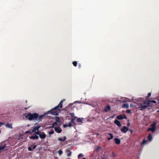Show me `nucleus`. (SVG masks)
<instances>
[{
    "label": "nucleus",
    "instance_id": "nucleus-25",
    "mask_svg": "<svg viewBox=\"0 0 159 159\" xmlns=\"http://www.w3.org/2000/svg\"><path fill=\"white\" fill-rule=\"evenodd\" d=\"M149 102H151L153 103H156L157 102H156V101H155V100L150 101V100H149L148 101V102L149 103Z\"/></svg>",
    "mask_w": 159,
    "mask_h": 159
},
{
    "label": "nucleus",
    "instance_id": "nucleus-48",
    "mask_svg": "<svg viewBox=\"0 0 159 159\" xmlns=\"http://www.w3.org/2000/svg\"><path fill=\"white\" fill-rule=\"evenodd\" d=\"M83 159H86V158H83Z\"/></svg>",
    "mask_w": 159,
    "mask_h": 159
},
{
    "label": "nucleus",
    "instance_id": "nucleus-37",
    "mask_svg": "<svg viewBox=\"0 0 159 159\" xmlns=\"http://www.w3.org/2000/svg\"><path fill=\"white\" fill-rule=\"evenodd\" d=\"M74 119H71V122L72 123H74Z\"/></svg>",
    "mask_w": 159,
    "mask_h": 159
},
{
    "label": "nucleus",
    "instance_id": "nucleus-12",
    "mask_svg": "<svg viewBox=\"0 0 159 159\" xmlns=\"http://www.w3.org/2000/svg\"><path fill=\"white\" fill-rule=\"evenodd\" d=\"M148 139L147 140L149 142H151L152 140V137L151 134H149L148 136Z\"/></svg>",
    "mask_w": 159,
    "mask_h": 159
},
{
    "label": "nucleus",
    "instance_id": "nucleus-2",
    "mask_svg": "<svg viewBox=\"0 0 159 159\" xmlns=\"http://www.w3.org/2000/svg\"><path fill=\"white\" fill-rule=\"evenodd\" d=\"M132 100H133V102L136 103V105H133L131 104V107L135 106L140 110L143 111L150 106V103L146 102V101H144V99L142 98H139L136 100H134L133 98Z\"/></svg>",
    "mask_w": 159,
    "mask_h": 159
},
{
    "label": "nucleus",
    "instance_id": "nucleus-8",
    "mask_svg": "<svg viewBox=\"0 0 159 159\" xmlns=\"http://www.w3.org/2000/svg\"><path fill=\"white\" fill-rule=\"evenodd\" d=\"M149 143L147 140L144 139L141 143V147H143L144 145L148 144Z\"/></svg>",
    "mask_w": 159,
    "mask_h": 159
},
{
    "label": "nucleus",
    "instance_id": "nucleus-16",
    "mask_svg": "<svg viewBox=\"0 0 159 159\" xmlns=\"http://www.w3.org/2000/svg\"><path fill=\"white\" fill-rule=\"evenodd\" d=\"M8 128H10V129H12L13 127L12 126V125L11 124H10L9 123H7V124L5 125Z\"/></svg>",
    "mask_w": 159,
    "mask_h": 159
},
{
    "label": "nucleus",
    "instance_id": "nucleus-41",
    "mask_svg": "<svg viewBox=\"0 0 159 159\" xmlns=\"http://www.w3.org/2000/svg\"><path fill=\"white\" fill-rule=\"evenodd\" d=\"M127 125L128 127L129 126V120H128V122L127 124Z\"/></svg>",
    "mask_w": 159,
    "mask_h": 159
},
{
    "label": "nucleus",
    "instance_id": "nucleus-21",
    "mask_svg": "<svg viewBox=\"0 0 159 159\" xmlns=\"http://www.w3.org/2000/svg\"><path fill=\"white\" fill-rule=\"evenodd\" d=\"M156 124H157L155 122H154L153 124L151 125V126L154 129H155V127L156 126Z\"/></svg>",
    "mask_w": 159,
    "mask_h": 159
},
{
    "label": "nucleus",
    "instance_id": "nucleus-30",
    "mask_svg": "<svg viewBox=\"0 0 159 159\" xmlns=\"http://www.w3.org/2000/svg\"><path fill=\"white\" fill-rule=\"evenodd\" d=\"M57 122H55L52 124V125L54 126H57Z\"/></svg>",
    "mask_w": 159,
    "mask_h": 159
},
{
    "label": "nucleus",
    "instance_id": "nucleus-29",
    "mask_svg": "<svg viewBox=\"0 0 159 159\" xmlns=\"http://www.w3.org/2000/svg\"><path fill=\"white\" fill-rule=\"evenodd\" d=\"M48 133L49 134H52L54 133V131L53 130H52L51 131L49 132Z\"/></svg>",
    "mask_w": 159,
    "mask_h": 159
},
{
    "label": "nucleus",
    "instance_id": "nucleus-10",
    "mask_svg": "<svg viewBox=\"0 0 159 159\" xmlns=\"http://www.w3.org/2000/svg\"><path fill=\"white\" fill-rule=\"evenodd\" d=\"M128 130V129L125 126H123L121 129V131L124 133H125Z\"/></svg>",
    "mask_w": 159,
    "mask_h": 159
},
{
    "label": "nucleus",
    "instance_id": "nucleus-46",
    "mask_svg": "<svg viewBox=\"0 0 159 159\" xmlns=\"http://www.w3.org/2000/svg\"><path fill=\"white\" fill-rule=\"evenodd\" d=\"M0 124H2H2H3V123H0Z\"/></svg>",
    "mask_w": 159,
    "mask_h": 159
},
{
    "label": "nucleus",
    "instance_id": "nucleus-28",
    "mask_svg": "<svg viewBox=\"0 0 159 159\" xmlns=\"http://www.w3.org/2000/svg\"><path fill=\"white\" fill-rule=\"evenodd\" d=\"M41 133H40L39 131L38 130L35 132V134L38 135L39 136Z\"/></svg>",
    "mask_w": 159,
    "mask_h": 159
},
{
    "label": "nucleus",
    "instance_id": "nucleus-50",
    "mask_svg": "<svg viewBox=\"0 0 159 159\" xmlns=\"http://www.w3.org/2000/svg\"><path fill=\"white\" fill-rule=\"evenodd\" d=\"M1 133V130H0V133Z\"/></svg>",
    "mask_w": 159,
    "mask_h": 159
},
{
    "label": "nucleus",
    "instance_id": "nucleus-26",
    "mask_svg": "<svg viewBox=\"0 0 159 159\" xmlns=\"http://www.w3.org/2000/svg\"><path fill=\"white\" fill-rule=\"evenodd\" d=\"M70 115L71 117L74 118H76V117L75 116L74 114V113H71Z\"/></svg>",
    "mask_w": 159,
    "mask_h": 159
},
{
    "label": "nucleus",
    "instance_id": "nucleus-47",
    "mask_svg": "<svg viewBox=\"0 0 159 159\" xmlns=\"http://www.w3.org/2000/svg\"><path fill=\"white\" fill-rule=\"evenodd\" d=\"M157 112H159V110H158V111H157Z\"/></svg>",
    "mask_w": 159,
    "mask_h": 159
},
{
    "label": "nucleus",
    "instance_id": "nucleus-7",
    "mask_svg": "<svg viewBox=\"0 0 159 159\" xmlns=\"http://www.w3.org/2000/svg\"><path fill=\"white\" fill-rule=\"evenodd\" d=\"M46 134L43 132H42L39 135V137L41 139H43L45 138L46 137Z\"/></svg>",
    "mask_w": 159,
    "mask_h": 159
},
{
    "label": "nucleus",
    "instance_id": "nucleus-35",
    "mask_svg": "<svg viewBox=\"0 0 159 159\" xmlns=\"http://www.w3.org/2000/svg\"><path fill=\"white\" fill-rule=\"evenodd\" d=\"M67 126L68 127H70L72 125L71 123H70L68 124L67 125Z\"/></svg>",
    "mask_w": 159,
    "mask_h": 159
},
{
    "label": "nucleus",
    "instance_id": "nucleus-1",
    "mask_svg": "<svg viewBox=\"0 0 159 159\" xmlns=\"http://www.w3.org/2000/svg\"><path fill=\"white\" fill-rule=\"evenodd\" d=\"M63 101L61 100L57 106L52 109L48 111L46 113L43 115H40L39 116V114H38V117L37 119H36V120H38L39 121H41L44 116L48 114H50L53 116L58 115V111L60 110V109L62 107V103Z\"/></svg>",
    "mask_w": 159,
    "mask_h": 159
},
{
    "label": "nucleus",
    "instance_id": "nucleus-14",
    "mask_svg": "<svg viewBox=\"0 0 159 159\" xmlns=\"http://www.w3.org/2000/svg\"><path fill=\"white\" fill-rule=\"evenodd\" d=\"M40 128V126H39L34 127V129L32 130V132H34V131H36V130L38 131Z\"/></svg>",
    "mask_w": 159,
    "mask_h": 159
},
{
    "label": "nucleus",
    "instance_id": "nucleus-9",
    "mask_svg": "<svg viewBox=\"0 0 159 159\" xmlns=\"http://www.w3.org/2000/svg\"><path fill=\"white\" fill-rule=\"evenodd\" d=\"M114 123L119 127H120L122 126L121 124L120 121L116 119L115 120Z\"/></svg>",
    "mask_w": 159,
    "mask_h": 159
},
{
    "label": "nucleus",
    "instance_id": "nucleus-45",
    "mask_svg": "<svg viewBox=\"0 0 159 159\" xmlns=\"http://www.w3.org/2000/svg\"><path fill=\"white\" fill-rule=\"evenodd\" d=\"M130 131L131 132V133H132V132H133V131L132 130H130Z\"/></svg>",
    "mask_w": 159,
    "mask_h": 159
},
{
    "label": "nucleus",
    "instance_id": "nucleus-22",
    "mask_svg": "<svg viewBox=\"0 0 159 159\" xmlns=\"http://www.w3.org/2000/svg\"><path fill=\"white\" fill-rule=\"evenodd\" d=\"M123 108L126 107L127 108H128V105L126 104H123L122 105Z\"/></svg>",
    "mask_w": 159,
    "mask_h": 159
},
{
    "label": "nucleus",
    "instance_id": "nucleus-32",
    "mask_svg": "<svg viewBox=\"0 0 159 159\" xmlns=\"http://www.w3.org/2000/svg\"><path fill=\"white\" fill-rule=\"evenodd\" d=\"M31 147H32V148H33V149H35L36 148V145H32L31 146Z\"/></svg>",
    "mask_w": 159,
    "mask_h": 159
},
{
    "label": "nucleus",
    "instance_id": "nucleus-44",
    "mask_svg": "<svg viewBox=\"0 0 159 159\" xmlns=\"http://www.w3.org/2000/svg\"><path fill=\"white\" fill-rule=\"evenodd\" d=\"M79 68H80L81 67V65L80 64H79Z\"/></svg>",
    "mask_w": 159,
    "mask_h": 159
},
{
    "label": "nucleus",
    "instance_id": "nucleus-6",
    "mask_svg": "<svg viewBox=\"0 0 159 159\" xmlns=\"http://www.w3.org/2000/svg\"><path fill=\"white\" fill-rule=\"evenodd\" d=\"M111 107L109 105H107L106 107L103 110V111L105 112H106L108 110H111Z\"/></svg>",
    "mask_w": 159,
    "mask_h": 159
},
{
    "label": "nucleus",
    "instance_id": "nucleus-3",
    "mask_svg": "<svg viewBox=\"0 0 159 159\" xmlns=\"http://www.w3.org/2000/svg\"><path fill=\"white\" fill-rule=\"evenodd\" d=\"M38 117V114L34 113L31 114L30 113H28L26 116L25 117L30 120H36Z\"/></svg>",
    "mask_w": 159,
    "mask_h": 159
},
{
    "label": "nucleus",
    "instance_id": "nucleus-39",
    "mask_svg": "<svg viewBox=\"0 0 159 159\" xmlns=\"http://www.w3.org/2000/svg\"><path fill=\"white\" fill-rule=\"evenodd\" d=\"M63 126L64 127H68L67 126V124H64L63 125Z\"/></svg>",
    "mask_w": 159,
    "mask_h": 159
},
{
    "label": "nucleus",
    "instance_id": "nucleus-5",
    "mask_svg": "<svg viewBox=\"0 0 159 159\" xmlns=\"http://www.w3.org/2000/svg\"><path fill=\"white\" fill-rule=\"evenodd\" d=\"M117 119L119 120H121L123 118L127 119L126 117L124 115H120L119 116H118L116 117Z\"/></svg>",
    "mask_w": 159,
    "mask_h": 159
},
{
    "label": "nucleus",
    "instance_id": "nucleus-42",
    "mask_svg": "<svg viewBox=\"0 0 159 159\" xmlns=\"http://www.w3.org/2000/svg\"><path fill=\"white\" fill-rule=\"evenodd\" d=\"M157 101H158L157 103L159 104V97L157 98Z\"/></svg>",
    "mask_w": 159,
    "mask_h": 159
},
{
    "label": "nucleus",
    "instance_id": "nucleus-20",
    "mask_svg": "<svg viewBox=\"0 0 159 159\" xmlns=\"http://www.w3.org/2000/svg\"><path fill=\"white\" fill-rule=\"evenodd\" d=\"M56 122L60 123L61 122V120L58 117H56Z\"/></svg>",
    "mask_w": 159,
    "mask_h": 159
},
{
    "label": "nucleus",
    "instance_id": "nucleus-27",
    "mask_svg": "<svg viewBox=\"0 0 159 159\" xmlns=\"http://www.w3.org/2000/svg\"><path fill=\"white\" fill-rule=\"evenodd\" d=\"M58 154H59V155H61L62 154V150H59L58 151Z\"/></svg>",
    "mask_w": 159,
    "mask_h": 159
},
{
    "label": "nucleus",
    "instance_id": "nucleus-19",
    "mask_svg": "<svg viewBox=\"0 0 159 159\" xmlns=\"http://www.w3.org/2000/svg\"><path fill=\"white\" fill-rule=\"evenodd\" d=\"M108 135H110V138H108L107 139L108 140H111V139H112L113 138V135L112 134L110 133L108 134Z\"/></svg>",
    "mask_w": 159,
    "mask_h": 159
},
{
    "label": "nucleus",
    "instance_id": "nucleus-34",
    "mask_svg": "<svg viewBox=\"0 0 159 159\" xmlns=\"http://www.w3.org/2000/svg\"><path fill=\"white\" fill-rule=\"evenodd\" d=\"M82 156H83L82 154L80 153V154H79L78 156V158H79L80 157H82Z\"/></svg>",
    "mask_w": 159,
    "mask_h": 159
},
{
    "label": "nucleus",
    "instance_id": "nucleus-31",
    "mask_svg": "<svg viewBox=\"0 0 159 159\" xmlns=\"http://www.w3.org/2000/svg\"><path fill=\"white\" fill-rule=\"evenodd\" d=\"M68 152H69V153L67 154V156H68V157H69V156H70L71 155V152L70 151H69V150H68Z\"/></svg>",
    "mask_w": 159,
    "mask_h": 159
},
{
    "label": "nucleus",
    "instance_id": "nucleus-13",
    "mask_svg": "<svg viewBox=\"0 0 159 159\" xmlns=\"http://www.w3.org/2000/svg\"><path fill=\"white\" fill-rule=\"evenodd\" d=\"M115 140V143L117 144H119L120 143V140L117 138H116L114 139Z\"/></svg>",
    "mask_w": 159,
    "mask_h": 159
},
{
    "label": "nucleus",
    "instance_id": "nucleus-4",
    "mask_svg": "<svg viewBox=\"0 0 159 159\" xmlns=\"http://www.w3.org/2000/svg\"><path fill=\"white\" fill-rule=\"evenodd\" d=\"M55 131L58 133H60L62 131V129L60 127L54 128Z\"/></svg>",
    "mask_w": 159,
    "mask_h": 159
},
{
    "label": "nucleus",
    "instance_id": "nucleus-33",
    "mask_svg": "<svg viewBox=\"0 0 159 159\" xmlns=\"http://www.w3.org/2000/svg\"><path fill=\"white\" fill-rule=\"evenodd\" d=\"M32 132V131L31 132L30 131H27L26 132V133H28L30 134H31Z\"/></svg>",
    "mask_w": 159,
    "mask_h": 159
},
{
    "label": "nucleus",
    "instance_id": "nucleus-15",
    "mask_svg": "<svg viewBox=\"0 0 159 159\" xmlns=\"http://www.w3.org/2000/svg\"><path fill=\"white\" fill-rule=\"evenodd\" d=\"M66 139V136H64L63 138V139H61L60 138H58V140L59 141H65Z\"/></svg>",
    "mask_w": 159,
    "mask_h": 159
},
{
    "label": "nucleus",
    "instance_id": "nucleus-11",
    "mask_svg": "<svg viewBox=\"0 0 159 159\" xmlns=\"http://www.w3.org/2000/svg\"><path fill=\"white\" fill-rule=\"evenodd\" d=\"M30 138L31 139H39V137L36 134H35L30 136Z\"/></svg>",
    "mask_w": 159,
    "mask_h": 159
},
{
    "label": "nucleus",
    "instance_id": "nucleus-36",
    "mask_svg": "<svg viewBox=\"0 0 159 159\" xmlns=\"http://www.w3.org/2000/svg\"><path fill=\"white\" fill-rule=\"evenodd\" d=\"M28 149L29 151H33V149L31 148V147H29L28 148Z\"/></svg>",
    "mask_w": 159,
    "mask_h": 159
},
{
    "label": "nucleus",
    "instance_id": "nucleus-24",
    "mask_svg": "<svg viewBox=\"0 0 159 159\" xmlns=\"http://www.w3.org/2000/svg\"><path fill=\"white\" fill-rule=\"evenodd\" d=\"M73 64L74 66H76L77 65V62L76 61H74L73 62Z\"/></svg>",
    "mask_w": 159,
    "mask_h": 159
},
{
    "label": "nucleus",
    "instance_id": "nucleus-18",
    "mask_svg": "<svg viewBox=\"0 0 159 159\" xmlns=\"http://www.w3.org/2000/svg\"><path fill=\"white\" fill-rule=\"evenodd\" d=\"M6 147V145L4 144L3 146L0 147V153L1 151Z\"/></svg>",
    "mask_w": 159,
    "mask_h": 159
},
{
    "label": "nucleus",
    "instance_id": "nucleus-40",
    "mask_svg": "<svg viewBox=\"0 0 159 159\" xmlns=\"http://www.w3.org/2000/svg\"><path fill=\"white\" fill-rule=\"evenodd\" d=\"M151 95V93H148V97H149Z\"/></svg>",
    "mask_w": 159,
    "mask_h": 159
},
{
    "label": "nucleus",
    "instance_id": "nucleus-43",
    "mask_svg": "<svg viewBox=\"0 0 159 159\" xmlns=\"http://www.w3.org/2000/svg\"><path fill=\"white\" fill-rule=\"evenodd\" d=\"M129 109H128L126 111V112L128 113H129Z\"/></svg>",
    "mask_w": 159,
    "mask_h": 159
},
{
    "label": "nucleus",
    "instance_id": "nucleus-38",
    "mask_svg": "<svg viewBox=\"0 0 159 159\" xmlns=\"http://www.w3.org/2000/svg\"><path fill=\"white\" fill-rule=\"evenodd\" d=\"M54 127V126L52 125V126H50V127H49V128H55Z\"/></svg>",
    "mask_w": 159,
    "mask_h": 159
},
{
    "label": "nucleus",
    "instance_id": "nucleus-17",
    "mask_svg": "<svg viewBox=\"0 0 159 159\" xmlns=\"http://www.w3.org/2000/svg\"><path fill=\"white\" fill-rule=\"evenodd\" d=\"M155 129H154L152 127L149 128L148 129V131L151 130L152 132L153 133L155 131Z\"/></svg>",
    "mask_w": 159,
    "mask_h": 159
},
{
    "label": "nucleus",
    "instance_id": "nucleus-23",
    "mask_svg": "<svg viewBox=\"0 0 159 159\" xmlns=\"http://www.w3.org/2000/svg\"><path fill=\"white\" fill-rule=\"evenodd\" d=\"M77 121L78 122H82V119L80 118H78L77 119Z\"/></svg>",
    "mask_w": 159,
    "mask_h": 159
},
{
    "label": "nucleus",
    "instance_id": "nucleus-49",
    "mask_svg": "<svg viewBox=\"0 0 159 159\" xmlns=\"http://www.w3.org/2000/svg\"><path fill=\"white\" fill-rule=\"evenodd\" d=\"M49 137H51V135H49Z\"/></svg>",
    "mask_w": 159,
    "mask_h": 159
}]
</instances>
